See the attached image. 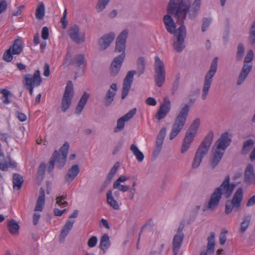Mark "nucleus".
<instances>
[{"label":"nucleus","mask_w":255,"mask_h":255,"mask_svg":"<svg viewBox=\"0 0 255 255\" xmlns=\"http://www.w3.org/2000/svg\"><path fill=\"white\" fill-rule=\"evenodd\" d=\"M255 204V195H254L251 198H250L247 203V207H250L253 206Z\"/></svg>","instance_id":"680f3d73"},{"label":"nucleus","mask_w":255,"mask_h":255,"mask_svg":"<svg viewBox=\"0 0 255 255\" xmlns=\"http://www.w3.org/2000/svg\"><path fill=\"white\" fill-rule=\"evenodd\" d=\"M226 241V237L225 235L222 233L219 237L220 244L223 245Z\"/></svg>","instance_id":"0e129e2a"},{"label":"nucleus","mask_w":255,"mask_h":255,"mask_svg":"<svg viewBox=\"0 0 255 255\" xmlns=\"http://www.w3.org/2000/svg\"><path fill=\"white\" fill-rule=\"evenodd\" d=\"M0 93L2 94V97L1 98L3 103L5 104H7L10 103L8 99L9 96L10 95V92L5 89H1L0 90Z\"/></svg>","instance_id":"c03bdc74"},{"label":"nucleus","mask_w":255,"mask_h":255,"mask_svg":"<svg viewBox=\"0 0 255 255\" xmlns=\"http://www.w3.org/2000/svg\"><path fill=\"white\" fill-rule=\"evenodd\" d=\"M65 211L66 209L61 210L56 208L54 210V214L56 216H61Z\"/></svg>","instance_id":"e2e57ef3"},{"label":"nucleus","mask_w":255,"mask_h":255,"mask_svg":"<svg viewBox=\"0 0 255 255\" xmlns=\"http://www.w3.org/2000/svg\"><path fill=\"white\" fill-rule=\"evenodd\" d=\"M43 74L45 77H48L50 75L49 65L47 63H45L44 66Z\"/></svg>","instance_id":"bf43d9fd"},{"label":"nucleus","mask_w":255,"mask_h":255,"mask_svg":"<svg viewBox=\"0 0 255 255\" xmlns=\"http://www.w3.org/2000/svg\"><path fill=\"white\" fill-rule=\"evenodd\" d=\"M171 109L170 101L168 98H164L163 103L160 105L158 110L155 118L158 121H160L164 119Z\"/></svg>","instance_id":"f3484780"},{"label":"nucleus","mask_w":255,"mask_h":255,"mask_svg":"<svg viewBox=\"0 0 255 255\" xmlns=\"http://www.w3.org/2000/svg\"><path fill=\"white\" fill-rule=\"evenodd\" d=\"M45 168H46L45 164L44 163H41L38 167V171H37V178H41V179L43 178V176L45 173Z\"/></svg>","instance_id":"de8ad7c7"},{"label":"nucleus","mask_w":255,"mask_h":255,"mask_svg":"<svg viewBox=\"0 0 255 255\" xmlns=\"http://www.w3.org/2000/svg\"><path fill=\"white\" fill-rule=\"evenodd\" d=\"M90 97V94L85 92L81 97L75 110V113L80 115L86 104L88 99Z\"/></svg>","instance_id":"c85d7f7f"},{"label":"nucleus","mask_w":255,"mask_h":255,"mask_svg":"<svg viewBox=\"0 0 255 255\" xmlns=\"http://www.w3.org/2000/svg\"><path fill=\"white\" fill-rule=\"evenodd\" d=\"M24 180L22 176L18 173H14L12 176V182L13 188L19 190L22 186Z\"/></svg>","instance_id":"2f4dec72"},{"label":"nucleus","mask_w":255,"mask_h":255,"mask_svg":"<svg viewBox=\"0 0 255 255\" xmlns=\"http://www.w3.org/2000/svg\"><path fill=\"white\" fill-rule=\"evenodd\" d=\"M250 158L252 161L255 160V146L250 154Z\"/></svg>","instance_id":"774afa93"},{"label":"nucleus","mask_w":255,"mask_h":255,"mask_svg":"<svg viewBox=\"0 0 255 255\" xmlns=\"http://www.w3.org/2000/svg\"><path fill=\"white\" fill-rule=\"evenodd\" d=\"M243 199V191L242 188H239L236 191L231 200H227L225 204V213L229 214L233 211L237 212L241 206Z\"/></svg>","instance_id":"9d476101"},{"label":"nucleus","mask_w":255,"mask_h":255,"mask_svg":"<svg viewBox=\"0 0 255 255\" xmlns=\"http://www.w3.org/2000/svg\"><path fill=\"white\" fill-rule=\"evenodd\" d=\"M135 186L136 182L134 181L130 188L128 185H123L121 184H119V185L118 186L116 184V183L113 184V187L114 189H117L119 191L122 192H126L128 191H129V198L130 200H132L136 192Z\"/></svg>","instance_id":"4be33fe9"},{"label":"nucleus","mask_w":255,"mask_h":255,"mask_svg":"<svg viewBox=\"0 0 255 255\" xmlns=\"http://www.w3.org/2000/svg\"><path fill=\"white\" fill-rule=\"evenodd\" d=\"M207 252L209 254H213L215 250V234L213 232L210 233V236L208 238Z\"/></svg>","instance_id":"72a5a7b5"},{"label":"nucleus","mask_w":255,"mask_h":255,"mask_svg":"<svg viewBox=\"0 0 255 255\" xmlns=\"http://www.w3.org/2000/svg\"><path fill=\"white\" fill-rule=\"evenodd\" d=\"M7 7L6 0H0V14L4 11Z\"/></svg>","instance_id":"603ef678"},{"label":"nucleus","mask_w":255,"mask_h":255,"mask_svg":"<svg viewBox=\"0 0 255 255\" xmlns=\"http://www.w3.org/2000/svg\"><path fill=\"white\" fill-rule=\"evenodd\" d=\"M180 75L178 73L175 76V79L173 83L172 88L171 89V94L173 95L175 94L176 92L178 90L180 85Z\"/></svg>","instance_id":"a19ab883"},{"label":"nucleus","mask_w":255,"mask_h":255,"mask_svg":"<svg viewBox=\"0 0 255 255\" xmlns=\"http://www.w3.org/2000/svg\"><path fill=\"white\" fill-rule=\"evenodd\" d=\"M231 139L229 137V133L225 132L214 143L213 147V154L210 160V166L214 169L221 160L227 147L230 144Z\"/></svg>","instance_id":"7ed1b4c3"},{"label":"nucleus","mask_w":255,"mask_h":255,"mask_svg":"<svg viewBox=\"0 0 255 255\" xmlns=\"http://www.w3.org/2000/svg\"><path fill=\"white\" fill-rule=\"evenodd\" d=\"M119 162H116L113 166V167L112 168V169L110 170V174H113L114 175H115V174H116L118 168L119 167Z\"/></svg>","instance_id":"052dcab7"},{"label":"nucleus","mask_w":255,"mask_h":255,"mask_svg":"<svg viewBox=\"0 0 255 255\" xmlns=\"http://www.w3.org/2000/svg\"><path fill=\"white\" fill-rule=\"evenodd\" d=\"M107 201L109 205L115 210H119V205L113 198L111 190H109L107 193Z\"/></svg>","instance_id":"c9c22d12"},{"label":"nucleus","mask_w":255,"mask_h":255,"mask_svg":"<svg viewBox=\"0 0 255 255\" xmlns=\"http://www.w3.org/2000/svg\"><path fill=\"white\" fill-rule=\"evenodd\" d=\"M68 34L70 38L76 43H83L85 41V34H80V27L77 25H74L69 27Z\"/></svg>","instance_id":"dca6fc26"},{"label":"nucleus","mask_w":255,"mask_h":255,"mask_svg":"<svg viewBox=\"0 0 255 255\" xmlns=\"http://www.w3.org/2000/svg\"><path fill=\"white\" fill-rule=\"evenodd\" d=\"M130 150L135 155L138 162H142L143 161L144 159V155L135 144H132L130 145Z\"/></svg>","instance_id":"e433bc0d"},{"label":"nucleus","mask_w":255,"mask_h":255,"mask_svg":"<svg viewBox=\"0 0 255 255\" xmlns=\"http://www.w3.org/2000/svg\"><path fill=\"white\" fill-rule=\"evenodd\" d=\"M110 0H98L96 9L98 12H101L108 4Z\"/></svg>","instance_id":"37998d69"},{"label":"nucleus","mask_w":255,"mask_h":255,"mask_svg":"<svg viewBox=\"0 0 255 255\" xmlns=\"http://www.w3.org/2000/svg\"><path fill=\"white\" fill-rule=\"evenodd\" d=\"M116 37L115 34L111 32L103 35L98 40L100 50H106L112 43Z\"/></svg>","instance_id":"a211bd4d"},{"label":"nucleus","mask_w":255,"mask_h":255,"mask_svg":"<svg viewBox=\"0 0 255 255\" xmlns=\"http://www.w3.org/2000/svg\"><path fill=\"white\" fill-rule=\"evenodd\" d=\"M110 246V242L109 236L106 234H104L101 238L99 247L105 252V250Z\"/></svg>","instance_id":"4c0bfd02"},{"label":"nucleus","mask_w":255,"mask_h":255,"mask_svg":"<svg viewBox=\"0 0 255 255\" xmlns=\"http://www.w3.org/2000/svg\"><path fill=\"white\" fill-rule=\"evenodd\" d=\"M69 144L66 142L60 148V152L55 150L49 162L48 170L50 172L54 168V164L57 163V167L61 169L65 165L69 149Z\"/></svg>","instance_id":"0eeeda50"},{"label":"nucleus","mask_w":255,"mask_h":255,"mask_svg":"<svg viewBox=\"0 0 255 255\" xmlns=\"http://www.w3.org/2000/svg\"><path fill=\"white\" fill-rule=\"evenodd\" d=\"M184 238V235H175L172 241L173 253L174 255H177L180 248L182 245L183 241Z\"/></svg>","instance_id":"a878e982"},{"label":"nucleus","mask_w":255,"mask_h":255,"mask_svg":"<svg viewBox=\"0 0 255 255\" xmlns=\"http://www.w3.org/2000/svg\"><path fill=\"white\" fill-rule=\"evenodd\" d=\"M67 196L62 195L61 196H59L56 197V203H59L60 202V200L62 201H65V200L66 199Z\"/></svg>","instance_id":"338daca9"},{"label":"nucleus","mask_w":255,"mask_h":255,"mask_svg":"<svg viewBox=\"0 0 255 255\" xmlns=\"http://www.w3.org/2000/svg\"><path fill=\"white\" fill-rule=\"evenodd\" d=\"M12 53L11 48H8L3 53L2 59L7 62H10L13 59Z\"/></svg>","instance_id":"49530a36"},{"label":"nucleus","mask_w":255,"mask_h":255,"mask_svg":"<svg viewBox=\"0 0 255 255\" xmlns=\"http://www.w3.org/2000/svg\"><path fill=\"white\" fill-rule=\"evenodd\" d=\"M40 218V215L38 213H34L33 215L32 219H33V224L34 225H36L39 221V220Z\"/></svg>","instance_id":"13d9d810"},{"label":"nucleus","mask_w":255,"mask_h":255,"mask_svg":"<svg viewBox=\"0 0 255 255\" xmlns=\"http://www.w3.org/2000/svg\"><path fill=\"white\" fill-rule=\"evenodd\" d=\"M255 144L254 141L250 139L245 141L242 149V153L243 154H247L253 148Z\"/></svg>","instance_id":"58836bf2"},{"label":"nucleus","mask_w":255,"mask_h":255,"mask_svg":"<svg viewBox=\"0 0 255 255\" xmlns=\"http://www.w3.org/2000/svg\"><path fill=\"white\" fill-rule=\"evenodd\" d=\"M80 169L78 164L73 165L68 171L65 176V182L70 183L79 173Z\"/></svg>","instance_id":"393cba45"},{"label":"nucleus","mask_w":255,"mask_h":255,"mask_svg":"<svg viewBox=\"0 0 255 255\" xmlns=\"http://www.w3.org/2000/svg\"><path fill=\"white\" fill-rule=\"evenodd\" d=\"M74 223V220L71 221L68 220L66 222L61 231L60 240H62L63 241L64 240L72 229Z\"/></svg>","instance_id":"c756f323"},{"label":"nucleus","mask_w":255,"mask_h":255,"mask_svg":"<svg viewBox=\"0 0 255 255\" xmlns=\"http://www.w3.org/2000/svg\"><path fill=\"white\" fill-rule=\"evenodd\" d=\"M7 228L11 235H18L19 226L14 219H11L7 222Z\"/></svg>","instance_id":"7c9ffc66"},{"label":"nucleus","mask_w":255,"mask_h":255,"mask_svg":"<svg viewBox=\"0 0 255 255\" xmlns=\"http://www.w3.org/2000/svg\"><path fill=\"white\" fill-rule=\"evenodd\" d=\"M145 102H146V103L148 105H150V106H154L157 104V102H156V101L155 100V99H154L153 98H151V97H149V98H147Z\"/></svg>","instance_id":"4d7b16f0"},{"label":"nucleus","mask_w":255,"mask_h":255,"mask_svg":"<svg viewBox=\"0 0 255 255\" xmlns=\"http://www.w3.org/2000/svg\"><path fill=\"white\" fill-rule=\"evenodd\" d=\"M230 176H226L220 186L216 188L211 194L207 205L203 208V211H214L219 204L222 195L224 196L226 198H229L231 196L236 185L230 184Z\"/></svg>","instance_id":"f03ea898"},{"label":"nucleus","mask_w":255,"mask_h":255,"mask_svg":"<svg viewBox=\"0 0 255 255\" xmlns=\"http://www.w3.org/2000/svg\"><path fill=\"white\" fill-rule=\"evenodd\" d=\"M245 182L248 185L255 184V173L252 164L248 165L245 171Z\"/></svg>","instance_id":"b1692460"},{"label":"nucleus","mask_w":255,"mask_h":255,"mask_svg":"<svg viewBox=\"0 0 255 255\" xmlns=\"http://www.w3.org/2000/svg\"><path fill=\"white\" fill-rule=\"evenodd\" d=\"M217 61L218 58L215 57L212 61L210 69L205 76L202 94V99L203 100H205L207 98V96L213 82V78L217 72Z\"/></svg>","instance_id":"1a4fd4ad"},{"label":"nucleus","mask_w":255,"mask_h":255,"mask_svg":"<svg viewBox=\"0 0 255 255\" xmlns=\"http://www.w3.org/2000/svg\"><path fill=\"white\" fill-rule=\"evenodd\" d=\"M117 90V85L116 83H113L111 85L110 88L107 92L104 98L105 106L109 107L111 105L114 101Z\"/></svg>","instance_id":"5701e85b"},{"label":"nucleus","mask_w":255,"mask_h":255,"mask_svg":"<svg viewBox=\"0 0 255 255\" xmlns=\"http://www.w3.org/2000/svg\"><path fill=\"white\" fill-rule=\"evenodd\" d=\"M251 215H248L244 217L243 221L241 224L240 230L242 233H244L248 229L251 220Z\"/></svg>","instance_id":"ea45409f"},{"label":"nucleus","mask_w":255,"mask_h":255,"mask_svg":"<svg viewBox=\"0 0 255 255\" xmlns=\"http://www.w3.org/2000/svg\"><path fill=\"white\" fill-rule=\"evenodd\" d=\"M9 137V135L7 133H0V140L2 141L7 142V139Z\"/></svg>","instance_id":"69168bd1"},{"label":"nucleus","mask_w":255,"mask_h":255,"mask_svg":"<svg viewBox=\"0 0 255 255\" xmlns=\"http://www.w3.org/2000/svg\"><path fill=\"white\" fill-rule=\"evenodd\" d=\"M73 97V85L71 81H69L62 98L61 109L62 112H65L69 108L72 103Z\"/></svg>","instance_id":"ddd939ff"},{"label":"nucleus","mask_w":255,"mask_h":255,"mask_svg":"<svg viewBox=\"0 0 255 255\" xmlns=\"http://www.w3.org/2000/svg\"><path fill=\"white\" fill-rule=\"evenodd\" d=\"M123 57V56H118L114 59L110 68V73L111 76H116L120 71L124 60Z\"/></svg>","instance_id":"412c9836"},{"label":"nucleus","mask_w":255,"mask_h":255,"mask_svg":"<svg viewBox=\"0 0 255 255\" xmlns=\"http://www.w3.org/2000/svg\"><path fill=\"white\" fill-rule=\"evenodd\" d=\"M25 86L37 87L42 83V78L40 76V72L39 70H36L33 75L25 74L23 76Z\"/></svg>","instance_id":"2eb2a0df"},{"label":"nucleus","mask_w":255,"mask_h":255,"mask_svg":"<svg viewBox=\"0 0 255 255\" xmlns=\"http://www.w3.org/2000/svg\"><path fill=\"white\" fill-rule=\"evenodd\" d=\"M211 20L209 19L206 18H204L202 25V30L203 32H204L208 27L211 23Z\"/></svg>","instance_id":"3c124183"},{"label":"nucleus","mask_w":255,"mask_h":255,"mask_svg":"<svg viewBox=\"0 0 255 255\" xmlns=\"http://www.w3.org/2000/svg\"><path fill=\"white\" fill-rule=\"evenodd\" d=\"M45 6L42 2H40L38 4V5L35 10V17L37 19L41 20L43 18L45 15Z\"/></svg>","instance_id":"f704fd0d"},{"label":"nucleus","mask_w":255,"mask_h":255,"mask_svg":"<svg viewBox=\"0 0 255 255\" xmlns=\"http://www.w3.org/2000/svg\"><path fill=\"white\" fill-rule=\"evenodd\" d=\"M166 133V128L165 127L162 128L156 137L155 146L153 153L154 156L158 155L160 152Z\"/></svg>","instance_id":"aec40b11"},{"label":"nucleus","mask_w":255,"mask_h":255,"mask_svg":"<svg viewBox=\"0 0 255 255\" xmlns=\"http://www.w3.org/2000/svg\"><path fill=\"white\" fill-rule=\"evenodd\" d=\"M69 65L80 67L82 65H86V60L84 54L75 55L69 62Z\"/></svg>","instance_id":"bb28decb"},{"label":"nucleus","mask_w":255,"mask_h":255,"mask_svg":"<svg viewBox=\"0 0 255 255\" xmlns=\"http://www.w3.org/2000/svg\"><path fill=\"white\" fill-rule=\"evenodd\" d=\"M97 238L95 236H92L89 239L88 241V246L90 248L94 247L97 245Z\"/></svg>","instance_id":"09e8293b"},{"label":"nucleus","mask_w":255,"mask_h":255,"mask_svg":"<svg viewBox=\"0 0 255 255\" xmlns=\"http://www.w3.org/2000/svg\"><path fill=\"white\" fill-rule=\"evenodd\" d=\"M154 80L156 85L161 87L165 81V70L163 61L156 56L155 57Z\"/></svg>","instance_id":"f8f14e48"},{"label":"nucleus","mask_w":255,"mask_h":255,"mask_svg":"<svg viewBox=\"0 0 255 255\" xmlns=\"http://www.w3.org/2000/svg\"><path fill=\"white\" fill-rule=\"evenodd\" d=\"M254 58V52L253 50H250L246 55L243 67H242L241 73L238 77L237 84L241 85L244 82L248 77L252 69V64L251 63Z\"/></svg>","instance_id":"9b49d317"},{"label":"nucleus","mask_w":255,"mask_h":255,"mask_svg":"<svg viewBox=\"0 0 255 255\" xmlns=\"http://www.w3.org/2000/svg\"><path fill=\"white\" fill-rule=\"evenodd\" d=\"M145 67V64L144 58L143 57H138L137 60V71L135 70L129 71L124 80L121 95L122 100L125 99L128 94L133 80L134 75L137 73L138 77H139L141 75L144 73Z\"/></svg>","instance_id":"20e7f679"},{"label":"nucleus","mask_w":255,"mask_h":255,"mask_svg":"<svg viewBox=\"0 0 255 255\" xmlns=\"http://www.w3.org/2000/svg\"><path fill=\"white\" fill-rule=\"evenodd\" d=\"M201 0H194L192 3L189 0H170L167 6L168 14L163 20L167 31L175 37L174 49L181 52L185 47V39L186 29L184 20L187 16L193 20L200 9Z\"/></svg>","instance_id":"f257e3e1"},{"label":"nucleus","mask_w":255,"mask_h":255,"mask_svg":"<svg viewBox=\"0 0 255 255\" xmlns=\"http://www.w3.org/2000/svg\"><path fill=\"white\" fill-rule=\"evenodd\" d=\"M66 14H67V10L66 9H65L64 14L63 17L61 18L60 21L62 23V27L63 29H65L67 24V21H66Z\"/></svg>","instance_id":"864d4df0"},{"label":"nucleus","mask_w":255,"mask_h":255,"mask_svg":"<svg viewBox=\"0 0 255 255\" xmlns=\"http://www.w3.org/2000/svg\"><path fill=\"white\" fill-rule=\"evenodd\" d=\"M128 31L127 29L123 30L117 38L116 42V52L121 53L119 56H123V59L125 58V49L126 41L128 37Z\"/></svg>","instance_id":"4468645a"},{"label":"nucleus","mask_w":255,"mask_h":255,"mask_svg":"<svg viewBox=\"0 0 255 255\" xmlns=\"http://www.w3.org/2000/svg\"><path fill=\"white\" fill-rule=\"evenodd\" d=\"M45 200V190L42 187H41L39 190V195L37 198L36 206L34 208V211H42Z\"/></svg>","instance_id":"cd10ccee"},{"label":"nucleus","mask_w":255,"mask_h":255,"mask_svg":"<svg viewBox=\"0 0 255 255\" xmlns=\"http://www.w3.org/2000/svg\"><path fill=\"white\" fill-rule=\"evenodd\" d=\"M41 37L43 39L46 40L49 37V29L47 27L44 26L42 29Z\"/></svg>","instance_id":"8fccbe9b"},{"label":"nucleus","mask_w":255,"mask_h":255,"mask_svg":"<svg viewBox=\"0 0 255 255\" xmlns=\"http://www.w3.org/2000/svg\"><path fill=\"white\" fill-rule=\"evenodd\" d=\"M9 48H11L12 53L13 55L19 54L22 50L21 41L19 39H16Z\"/></svg>","instance_id":"473e14b6"},{"label":"nucleus","mask_w":255,"mask_h":255,"mask_svg":"<svg viewBox=\"0 0 255 255\" xmlns=\"http://www.w3.org/2000/svg\"><path fill=\"white\" fill-rule=\"evenodd\" d=\"M136 112V109L133 108L124 116L118 119L117 127L115 128L114 131L115 132H118V131L122 130L124 128L125 122L128 121L131 119L135 114Z\"/></svg>","instance_id":"6ab92c4d"},{"label":"nucleus","mask_w":255,"mask_h":255,"mask_svg":"<svg viewBox=\"0 0 255 255\" xmlns=\"http://www.w3.org/2000/svg\"><path fill=\"white\" fill-rule=\"evenodd\" d=\"M200 123V119L197 118L193 121V123L190 126L183 140L181 148V153H185L190 148L191 144L197 133Z\"/></svg>","instance_id":"6e6552de"},{"label":"nucleus","mask_w":255,"mask_h":255,"mask_svg":"<svg viewBox=\"0 0 255 255\" xmlns=\"http://www.w3.org/2000/svg\"><path fill=\"white\" fill-rule=\"evenodd\" d=\"M245 53V48L243 43H239L238 45V50L237 52L236 59L237 61H240Z\"/></svg>","instance_id":"a18cd8bd"},{"label":"nucleus","mask_w":255,"mask_h":255,"mask_svg":"<svg viewBox=\"0 0 255 255\" xmlns=\"http://www.w3.org/2000/svg\"><path fill=\"white\" fill-rule=\"evenodd\" d=\"M189 111L190 106L188 104H185L180 109L172 125L169 135L170 140H173L182 130L186 124Z\"/></svg>","instance_id":"423d86ee"},{"label":"nucleus","mask_w":255,"mask_h":255,"mask_svg":"<svg viewBox=\"0 0 255 255\" xmlns=\"http://www.w3.org/2000/svg\"><path fill=\"white\" fill-rule=\"evenodd\" d=\"M213 137V131H210L199 145L192 164L193 168H196L199 166L203 158L208 153L212 143Z\"/></svg>","instance_id":"39448f33"},{"label":"nucleus","mask_w":255,"mask_h":255,"mask_svg":"<svg viewBox=\"0 0 255 255\" xmlns=\"http://www.w3.org/2000/svg\"><path fill=\"white\" fill-rule=\"evenodd\" d=\"M16 116L17 118L20 121V122H24L26 120V116L25 114L23 113L17 112L16 113Z\"/></svg>","instance_id":"5fc2aeb1"},{"label":"nucleus","mask_w":255,"mask_h":255,"mask_svg":"<svg viewBox=\"0 0 255 255\" xmlns=\"http://www.w3.org/2000/svg\"><path fill=\"white\" fill-rule=\"evenodd\" d=\"M128 179V177H127L125 176H121L119 177L114 183H116L117 185H119V184H121V182H124Z\"/></svg>","instance_id":"6e6d98bb"},{"label":"nucleus","mask_w":255,"mask_h":255,"mask_svg":"<svg viewBox=\"0 0 255 255\" xmlns=\"http://www.w3.org/2000/svg\"><path fill=\"white\" fill-rule=\"evenodd\" d=\"M249 40L250 44L254 45L255 44V21L250 28Z\"/></svg>","instance_id":"79ce46f5"}]
</instances>
